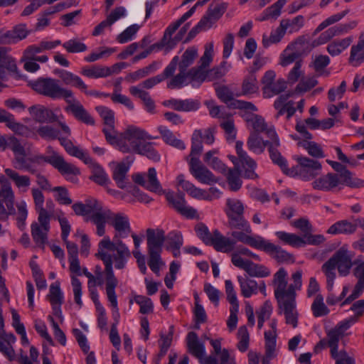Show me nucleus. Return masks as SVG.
I'll use <instances>...</instances> for the list:
<instances>
[{
    "instance_id": "nucleus-50",
    "label": "nucleus",
    "mask_w": 364,
    "mask_h": 364,
    "mask_svg": "<svg viewBox=\"0 0 364 364\" xmlns=\"http://www.w3.org/2000/svg\"><path fill=\"white\" fill-rule=\"evenodd\" d=\"M353 41L352 36L334 40L327 46L326 50L331 56L338 55L350 46Z\"/></svg>"
},
{
    "instance_id": "nucleus-25",
    "label": "nucleus",
    "mask_w": 364,
    "mask_h": 364,
    "mask_svg": "<svg viewBox=\"0 0 364 364\" xmlns=\"http://www.w3.org/2000/svg\"><path fill=\"white\" fill-rule=\"evenodd\" d=\"M166 198L170 204L183 216L189 218H198L197 210L193 207L186 205V200L183 194L174 195L173 192H167Z\"/></svg>"
},
{
    "instance_id": "nucleus-33",
    "label": "nucleus",
    "mask_w": 364,
    "mask_h": 364,
    "mask_svg": "<svg viewBox=\"0 0 364 364\" xmlns=\"http://www.w3.org/2000/svg\"><path fill=\"white\" fill-rule=\"evenodd\" d=\"M134 160L133 156H129L125 158L126 163L123 161L116 164L113 170L112 177L119 188L123 189L127 187V173Z\"/></svg>"
},
{
    "instance_id": "nucleus-34",
    "label": "nucleus",
    "mask_w": 364,
    "mask_h": 364,
    "mask_svg": "<svg viewBox=\"0 0 364 364\" xmlns=\"http://www.w3.org/2000/svg\"><path fill=\"white\" fill-rule=\"evenodd\" d=\"M277 302L279 304V309L283 311L286 323L289 325H291L293 328H296L298 324V313L296 309L295 298Z\"/></svg>"
},
{
    "instance_id": "nucleus-16",
    "label": "nucleus",
    "mask_w": 364,
    "mask_h": 364,
    "mask_svg": "<svg viewBox=\"0 0 364 364\" xmlns=\"http://www.w3.org/2000/svg\"><path fill=\"white\" fill-rule=\"evenodd\" d=\"M227 8L228 4L226 3L218 4L214 6H210L198 24L190 31L189 35L194 36L197 33L211 28L225 13Z\"/></svg>"
},
{
    "instance_id": "nucleus-61",
    "label": "nucleus",
    "mask_w": 364,
    "mask_h": 364,
    "mask_svg": "<svg viewBox=\"0 0 364 364\" xmlns=\"http://www.w3.org/2000/svg\"><path fill=\"white\" fill-rule=\"evenodd\" d=\"M43 49L40 42L38 44L31 45L23 51L24 59H36L40 63H46L48 57L46 55L37 56L36 54L43 52Z\"/></svg>"
},
{
    "instance_id": "nucleus-36",
    "label": "nucleus",
    "mask_w": 364,
    "mask_h": 364,
    "mask_svg": "<svg viewBox=\"0 0 364 364\" xmlns=\"http://www.w3.org/2000/svg\"><path fill=\"white\" fill-rule=\"evenodd\" d=\"M108 284L107 285V300L110 303V305L112 308V317L114 319V323L112 325H115L117 327V325L119 321V311L118 307V301L117 296L115 291V289L117 288V282L113 277H110L109 279Z\"/></svg>"
},
{
    "instance_id": "nucleus-28",
    "label": "nucleus",
    "mask_w": 364,
    "mask_h": 364,
    "mask_svg": "<svg viewBox=\"0 0 364 364\" xmlns=\"http://www.w3.org/2000/svg\"><path fill=\"white\" fill-rule=\"evenodd\" d=\"M230 235L232 238L223 235L217 229L214 230L213 243H211L210 246H213L218 252L223 253L232 252L235 250L236 242L238 240L232 235V233Z\"/></svg>"
},
{
    "instance_id": "nucleus-1",
    "label": "nucleus",
    "mask_w": 364,
    "mask_h": 364,
    "mask_svg": "<svg viewBox=\"0 0 364 364\" xmlns=\"http://www.w3.org/2000/svg\"><path fill=\"white\" fill-rule=\"evenodd\" d=\"M131 255L129 249L122 241L114 243L109 237H104L98 244V250L95 255L103 262L105 269L102 270L100 265L95 266L93 274L95 283L98 284V286L105 284L107 292V281L110 279L111 277H113L117 282V287L119 281L114 275L113 264L117 269L125 268Z\"/></svg>"
},
{
    "instance_id": "nucleus-62",
    "label": "nucleus",
    "mask_w": 364,
    "mask_h": 364,
    "mask_svg": "<svg viewBox=\"0 0 364 364\" xmlns=\"http://www.w3.org/2000/svg\"><path fill=\"white\" fill-rule=\"evenodd\" d=\"M250 276L255 277H266L270 275V270L264 265L258 264L249 260L245 269Z\"/></svg>"
},
{
    "instance_id": "nucleus-57",
    "label": "nucleus",
    "mask_w": 364,
    "mask_h": 364,
    "mask_svg": "<svg viewBox=\"0 0 364 364\" xmlns=\"http://www.w3.org/2000/svg\"><path fill=\"white\" fill-rule=\"evenodd\" d=\"M337 267L331 258H329L321 267V271L326 277L327 289L331 291L333 287V282L336 277Z\"/></svg>"
},
{
    "instance_id": "nucleus-5",
    "label": "nucleus",
    "mask_w": 364,
    "mask_h": 364,
    "mask_svg": "<svg viewBox=\"0 0 364 364\" xmlns=\"http://www.w3.org/2000/svg\"><path fill=\"white\" fill-rule=\"evenodd\" d=\"M156 138L139 127L129 126L120 133L115 132L113 135H109L107 141L124 154H135L141 141Z\"/></svg>"
},
{
    "instance_id": "nucleus-45",
    "label": "nucleus",
    "mask_w": 364,
    "mask_h": 364,
    "mask_svg": "<svg viewBox=\"0 0 364 364\" xmlns=\"http://www.w3.org/2000/svg\"><path fill=\"white\" fill-rule=\"evenodd\" d=\"M2 122L6 123L7 127L19 134H23L27 130L25 125L16 122L13 114L0 108V123Z\"/></svg>"
},
{
    "instance_id": "nucleus-12",
    "label": "nucleus",
    "mask_w": 364,
    "mask_h": 364,
    "mask_svg": "<svg viewBox=\"0 0 364 364\" xmlns=\"http://www.w3.org/2000/svg\"><path fill=\"white\" fill-rule=\"evenodd\" d=\"M244 120L247 122L248 128L252 129L251 132H255L257 134L264 133L266 136L272 140V144L269 148L270 159H273L274 154L279 153L277 148L280 146L279 137L273 126H269L264 119L258 115L244 114Z\"/></svg>"
},
{
    "instance_id": "nucleus-24",
    "label": "nucleus",
    "mask_w": 364,
    "mask_h": 364,
    "mask_svg": "<svg viewBox=\"0 0 364 364\" xmlns=\"http://www.w3.org/2000/svg\"><path fill=\"white\" fill-rule=\"evenodd\" d=\"M68 104L65 108V111L73 114L75 118L88 125H95V119L90 113L85 109L83 105L75 97L74 93L72 97L65 101Z\"/></svg>"
},
{
    "instance_id": "nucleus-56",
    "label": "nucleus",
    "mask_w": 364,
    "mask_h": 364,
    "mask_svg": "<svg viewBox=\"0 0 364 364\" xmlns=\"http://www.w3.org/2000/svg\"><path fill=\"white\" fill-rule=\"evenodd\" d=\"M285 33L286 31L280 23L279 26L277 28L271 31L269 36H267L265 33L263 34L262 41L263 46L264 48H268L272 44L279 43L284 36Z\"/></svg>"
},
{
    "instance_id": "nucleus-55",
    "label": "nucleus",
    "mask_w": 364,
    "mask_h": 364,
    "mask_svg": "<svg viewBox=\"0 0 364 364\" xmlns=\"http://www.w3.org/2000/svg\"><path fill=\"white\" fill-rule=\"evenodd\" d=\"M357 225L348 220H341L332 225L328 230L330 234H352L355 232Z\"/></svg>"
},
{
    "instance_id": "nucleus-27",
    "label": "nucleus",
    "mask_w": 364,
    "mask_h": 364,
    "mask_svg": "<svg viewBox=\"0 0 364 364\" xmlns=\"http://www.w3.org/2000/svg\"><path fill=\"white\" fill-rule=\"evenodd\" d=\"M178 61V55L174 56L161 74L145 80L140 84V86H141L142 88L151 89L164 80L171 78V76H173L176 72Z\"/></svg>"
},
{
    "instance_id": "nucleus-52",
    "label": "nucleus",
    "mask_w": 364,
    "mask_h": 364,
    "mask_svg": "<svg viewBox=\"0 0 364 364\" xmlns=\"http://www.w3.org/2000/svg\"><path fill=\"white\" fill-rule=\"evenodd\" d=\"M217 154L218 150L216 149H213L208 151L203 156V161L207 165H208L215 171H217L221 173H226L227 168L225 165L221 161V160H220L219 158L216 156Z\"/></svg>"
},
{
    "instance_id": "nucleus-43",
    "label": "nucleus",
    "mask_w": 364,
    "mask_h": 364,
    "mask_svg": "<svg viewBox=\"0 0 364 364\" xmlns=\"http://www.w3.org/2000/svg\"><path fill=\"white\" fill-rule=\"evenodd\" d=\"M164 105L175 110L181 112L196 111L199 107V103L193 100L171 99L166 101Z\"/></svg>"
},
{
    "instance_id": "nucleus-6",
    "label": "nucleus",
    "mask_w": 364,
    "mask_h": 364,
    "mask_svg": "<svg viewBox=\"0 0 364 364\" xmlns=\"http://www.w3.org/2000/svg\"><path fill=\"white\" fill-rule=\"evenodd\" d=\"M272 162L278 165L284 173L291 177H299L304 181H310L318 176L321 171L319 161L307 157L298 158V164L291 168H288L287 160L281 153L274 154Z\"/></svg>"
},
{
    "instance_id": "nucleus-59",
    "label": "nucleus",
    "mask_w": 364,
    "mask_h": 364,
    "mask_svg": "<svg viewBox=\"0 0 364 364\" xmlns=\"http://www.w3.org/2000/svg\"><path fill=\"white\" fill-rule=\"evenodd\" d=\"M191 174L201 183L210 185L213 183L218 182L216 177L205 166L198 168Z\"/></svg>"
},
{
    "instance_id": "nucleus-44",
    "label": "nucleus",
    "mask_w": 364,
    "mask_h": 364,
    "mask_svg": "<svg viewBox=\"0 0 364 364\" xmlns=\"http://www.w3.org/2000/svg\"><path fill=\"white\" fill-rule=\"evenodd\" d=\"M270 144H272V141H264L262 137L255 132H251L247 141L249 150L257 154L263 153L265 147L268 146L269 149Z\"/></svg>"
},
{
    "instance_id": "nucleus-11",
    "label": "nucleus",
    "mask_w": 364,
    "mask_h": 364,
    "mask_svg": "<svg viewBox=\"0 0 364 364\" xmlns=\"http://www.w3.org/2000/svg\"><path fill=\"white\" fill-rule=\"evenodd\" d=\"M29 84L37 93L52 100L64 99L66 101L72 97L73 92L71 90L62 87L58 80L52 77H40Z\"/></svg>"
},
{
    "instance_id": "nucleus-23",
    "label": "nucleus",
    "mask_w": 364,
    "mask_h": 364,
    "mask_svg": "<svg viewBox=\"0 0 364 364\" xmlns=\"http://www.w3.org/2000/svg\"><path fill=\"white\" fill-rule=\"evenodd\" d=\"M70 262V271L71 272L70 278H71V285L73 288V292L74 295L75 302L79 306V307H82V301L81 299L82 296V283L77 278V276H80L82 274L81 268L80 264V261L78 257L74 258H68Z\"/></svg>"
},
{
    "instance_id": "nucleus-48",
    "label": "nucleus",
    "mask_w": 364,
    "mask_h": 364,
    "mask_svg": "<svg viewBox=\"0 0 364 364\" xmlns=\"http://www.w3.org/2000/svg\"><path fill=\"white\" fill-rule=\"evenodd\" d=\"M158 131L166 144L180 150L186 149V145L183 141L177 139L174 134L167 127L161 125L158 127Z\"/></svg>"
},
{
    "instance_id": "nucleus-4",
    "label": "nucleus",
    "mask_w": 364,
    "mask_h": 364,
    "mask_svg": "<svg viewBox=\"0 0 364 364\" xmlns=\"http://www.w3.org/2000/svg\"><path fill=\"white\" fill-rule=\"evenodd\" d=\"M95 221L96 234L103 236L105 234V226L108 222L115 230L113 240L114 243L122 241L121 239L127 237L131 232L129 218L127 215L122 212H113L107 208H103L102 212Z\"/></svg>"
},
{
    "instance_id": "nucleus-39",
    "label": "nucleus",
    "mask_w": 364,
    "mask_h": 364,
    "mask_svg": "<svg viewBox=\"0 0 364 364\" xmlns=\"http://www.w3.org/2000/svg\"><path fill=\"white\" fill-rule=\"evenodd\" d=\"M337 179V187L338 190L343 188V186L350 188H358L364 186V181H361L354 177L353 173L348 168L339 173H333Z\"/></svg>"
},
{
    "instance_id": "nucleus-54",
    "label": "nucleus",
    "mask_w": 364,
    "mask_h": 364,
    "mask_svg": "<svg viewBox=\"0 0 364 364\" xmlns=\"http://www.w3.org/2000/svg\"><path fill=\"white\" fill-rule=\"evenodd\" d=\"M50 228L39 226L36 223L31 225V232L35 243L38 246L43 247L48 241V234Z\"/></svg>"
},
{
    "instance_id": "nucleus-47",
    "label": "nucleus",
    "mask_w": 364,
    "mask_h": 364,
    "mask_svg": "<svg viewBox=\"0 0 364 364\" xmlns=\"http://www.w3.org/2000/svg\"><path fill=\"white\" fill-rule=\"evenodd\" d=\"M241 294L245 298H250L252 295L256 294L258 291V284L256 281L247 277H237Z\"/></svg>"
},
{
    "instance_id": "nucleus-60",
    "label": "nucleus",
    "mask_w": 364,
    "mask_h": 364,
    "mask_svg": "<svg viewBox=\"0 0 364 364\" xmlns=\"http://www.w3.org/2000/svg\"><path fill=\"white\" fill-rule=\"evenodd\" d=\"M280 23L286 32L291 33L299 31L304 26V17L299 15L292 19H282Z\"/></svg>"
},
{
    "instance_id": "nucleus-46",
    "label": "nucleus",
    "mask_w": 364,
    "mask_h": 364,
    "mask_svg": "<svg viewBox=\"0 0 364 364\" xmlns=\"http://www.w3.org/2000/svg\"><path fill=\"white\" fill-rule=\"evenodd\" d=\"M26 26H16L12 31H9L2 36L1 41L4 43H14L24 39L28 36Z\"/></svg>"
},
{
    "instance_id": "nucleus-9",
    "label": "nucleus",
    "mask_w": 364,
    "mask_h": 364,
    "mask_svg": "<svg viewBox=\"0 0 364 364\" xmlns=\"http://www.w3.org/2000/svg\"><path fill=\"white\" fill-rule=\"evenodd\" d=\"M224 211L228 218V227L234 230L232 234L242 232L252 235L250 224L244 216L245 205L242 200L237 198H227Z\"/></svg>"
},
{
    "instance_id": "nucleus-63",
    "label": "nucleus",
    "mask_w": 364,
    "mask_h": 364,
    "mask_svg": "<svg viewBox=\"0 0 364 364\" xmlns=\"http://www.w3.org/2000/svg\"><path fill=\"white\" fill-rule=\"evenodd\" d=\"M258 90V82L255 74H249L244 78L242 84V92L243 95L256 93Z\"/></svg>"
},
{
    "instance_id": "nucleus-31",
    "label": "nucleus",
    "mask_w": 364,
    "mask_h": 364,
    "mask_svg": "<svg viewBox=\"0 0 364 364\" xmlns=\"http://www.w3.org/2000/svg\"><path fill=\"white\" fill-rule=\"evenodd\" d=\"M176 23V21L175 22H173L171 23L166 29L164 37L161 40V42L159 43H155L151 46L147 50L141 52L139 53V58L141 59L146 58L155 48H158L159 50L162 49L164 48V53L165 54L168 53L174 46L175 43L173 42V39L171 38V36L173 33L178 28H176L174 31H172L169 29V28L171 27L173 24Z\"/></svg>"
},
{
    "instance_id": "nucleus-13",
    "label": "nucleus",
    "mask_w": 364,
    "mask_h": 364,
    "mask_svg": "<svg viewBox=\"0 0 364 364\" xmlns=\"http://www.w3.org/2000/svg\"><path fill=\"white\" fill-rule=\"evenodd\" d=\"M30 161L37 165H43L48 163L56 168L68 180L71 176L80 174V170L73 164L67 162L63 156L55 151H51L48 156L35 155L30 159Z\"/></svg>"
},
{
    "instance_id": "nucleus-18",
    "label": "nucleus",
    "mask_w": 364,
    "mask_h": 364,
    "mask_svg": "<svg viewBox=\"0 0 364 364\" xmlns=\"http://www.w3.org/2000/svg\"><path fill=\"white\" fill-rule=\"evenodd\" d=\"M358 25L356 21H351L348 23H341L332 26L321 33V35L310 43L311 48H316L318 46L325 44L331 41L333 38L343 35L348 33L350 30L355 28Z\"/></svg>"
},
{
    "instance_id": "nucleus-26",
    "label": "nucleus",
    "mask_w": 364,
    "mask_h": 364,
    "mask_svg": "<svg viewBox=\"0 0 364 364\" xmlns=\"http://www.w3.org/2000/svg\"><path fill=\"white\" fill-rule=\"evenodd\" d=\"M353 275L358 281L351 294L341 303V306L351 303L353 301L360 297L364 292V261L356 265L353 269Z\"/></svg>"
},
{
    "instance_id": "nucleus-3",
    "label": "nucleus",
    "mask_w": 364,
    "mask_h": 364,
    "mask_svg": "<svg viewBox=\"0 0 364 364\" xmlns=\"http://www.w3.org/2000/svg\"><path fill=\"white\" fill-rule=\"evenodd\" d=\"M61 132L50 125H43L37 129L38 134L46 140L58 139L66 152L76 158L82 160L85 164L92 163V159L80 147L75 146L68 139L71 135V130L64 121H58Z\"/></svg>"
},
{
    "instance_id": "nucleus-42",
    "label": "nucleus",
    "mask_w": 364,
    "mask_h": 364,
    "mask_svg": "<svg viewBox=\"0 0 364 364\" xmlns=\"http://www.w3.org/2000/svg\"><path fill=\"white\" fill-rule=\"evenodd\" d=\"M16 341L13 333H6L5 331L0 333V352L2 353L9 360L15 358V350L12 347Z\"/></svg>"
},
{
    "instance_id": "nucleus-10",
    "label": "nucleus",
    "mask_w": 364,
    "mask_h": 364,
    "mask_svg": "<svg viewBox=\"0 0 364 364\" xmlns=\"http://www.w3.org/2000/svg\"><path fill=\"white\" fill-rule=\"evenodd\" d=\"M147 250L149 254L148 265L151 270L159 276L160 269L164 265L161 254L165 241V232L161 229L146 230Z\"/></svg>"
},
{
    "instance_id": "nucleus-58",
    "label": "nucleus",
    "mask_w": 364,
    "mask_h": 364,
    "mask_svg": "<svg viewBox=\"0 0 364 364\" xmlns=\"http://www.w3.org/2000/svg\"><path fill=\"white\" fill-rule=\"evenodd\" d=\"M135 154L146 156L148 159L157 162L160 161L161 156L158 151L154 148L153 144L141 141L138 150Z\"/></svg>"
},
{
    "instance_id": "nucleus-32",
    "label": "nucleus",
    "mask_w": 364,
    "mask_h": 364,
    "mask_svg": "<svg viewBox=\"0 0 364 364\" xmlns=\"http://www.w3.org/2000/svg\"><path fill=\"white\" fill-rule=\"evenodd\" d=\"M207 80L206 72L201 67L193 68L184 73V80L181 85L167 87L169 89H179L191 84L193 87H199L202 82Z\"/></svg>"
},
{
    "instance_id": "nucleus-35",
    "label": "nucleus",
    "mask_w": 364,
    "mask_h": 364,
    "mask_svg": "<svg viewBox=\"0 0 364 364\" xmlns=\"http://www.w3.org/2000/svg\"><path fill=\"white\" fill-rule=\"evenodd\" d=\"M28 112L36 121L41 123L46 122H56L58 121L59 119H64L63 115L61 114L59 117H57L53 114L51 110L41 105L31 106L29 107Z\"/></svg>"
},
{
    "instance_id": "nucleus-64",
    "label": "nucleus",
    "mask_w": 364,
    "mask_h": 364,
    "mask_svg": "<svg viewBox=\"0 0 364 364\" xmlns=\"http://www.w3.org/2000/svg\"><path fill=\"white\" fill-rule=\"evenodd\" d=\"M90 178L100 186H105L109 181V177L102 167L95 163L92 164V175Z\"/></svg>"
},
{
    "instance_id": "nucleus-2",
    "label": "nucleus",
    "mask_w": 364,
    "mask_h": 364,
    "mask_svg": "<svg viewBox=\"0 0 364 364\" xmlns=\"http://www.w3.org/2000/svg\"><path fill=\"white\" fill-rule=\"evenodd\" d=\"M5 178H0V183L2 184L0 188V220L6 221L9 215H15L16 225L21 230L26 228V220L28 218L27 204L24 200L16 203L14 208L15 193L10 183L3 184Z\"/></svg>"
},
{
    "instance_id": "nucleus-51",
    "label": "nucleus",
    "mask_w": 364,
    "mask_h": 364,
    "mask_svg": "<svg viewBox=\"0 0 364 364\" xmlns=\"http://www.w3.org/2000/svg\"><path fill=\"white\" fill-rule=\"evenodd\" d=\"M275 235L284 244L289 245L296 248L304 247V238L294 233L277 231L275 232Z\"/></svg>"
},
{
    "instance_id": "nucleus-41",
    "label": "nucleus",
    "mask_w": 364,
    "mask_h": 364,
    "mask_svg": "<svg viewBox=\"0 0 364 364\" xmlns=\"http://www.w3.org/2000/svg\"><path fill=\"white\" fill-rule=\"evenodd\" d=\"M337 179L333 173H329L315 179L311 185L312 188L315 190L322 191H333L338 189Z\"/></svg>"
},
{
    "instance_id": "nucleus-17",
    "label": "nucleus",
    "mask_w": 364,
    "mask_h": 364,
    "mask_svg": "<svg viewBox=\"0 0 364 364\" xmlns=\"http://www.w3.org/2000/svg\"><path fill=\"white\" fill-rule=\"evenodd\" d=\"M103 208L102 204L95 198H89L85 203H75L72 206L77 215L86 216V221H91L94 225L96 218L101 215Z\"/></svg>"
},
{
    "instance_id": "nucleus-49",
    "label": "nucleus",
    "mask_w": 364,
    "mask_h": 364,
    "mask_svg": "<svg viewBox=\"0 0 364 364\" xmlns=\"http://www.w3.org/2000/svg\"><path fill=\"white\" fill-rule=\"evenodd\" d=\"M287 1V0L277 1L272 6L264 9L257 20L259 21L269 19L276 20L281 15L282 9L286 4Z\"/></svg>"
},
{
    "instance_id": "nucleus-40",
    "label": "nucleus",
    "mask_w": 364,
    "mask_h": 364,
    "mask_svg": "<svg viewBox=\"0 0 364 364\" xmlns=\"http://www.w3.org/2000/svg\"><path fill=\"white\" fill-rule=\"evenodd\" d=\"M54 73L58 75L63 83L66 85L77 88L83 92L87 88V85L78 75L70 71L55 69L54 70Z\"/></svg>"
},
{
    "instance_id": "nucleus-7",
    "label": "nucleus",
    "mask_w": 364,
    "mask_h": 364,
    "mask_svg": "<svg viewBox=\"0 0 364 364\" xmlns=\"http://www.w3.org/2000/svg\"><path fill=\"white\" fill-rule=\"evenodd\" d=\"M288 273L283 267L274 274L272 285L274 296L277 301L296 298V291L302 287V271L299 269L291 274V283L288 285Z\"/></svg>"
},
{
    "instance_id": "nucleus-20",
    "label": "nucleus",
    "mask_w": 364,
    "mask_h": 364,
    "mask_svg": "<svg viewBox=\"0 0 364 364\" xmlns=\"http://www.w3.org/2000/svg\"><path fill=\"white\" fill-rule=\"evenodd\" d=\"M356 322L355 318H349L339 322L333 328L327 333V344L331 348V355L338 351V344L339 341L344 336L345 332Z\"/></svg>"
},
{
    "instance_id": "nucleus-8",
    "label": "nucleus",
    "mask_w": 364,
    "mask_h": 364,
    "mask_svg": "<svg viewBox=\"0 0 364 364\" xmlns=\"http://www.w3.org/2000/svg\"><path fill=\"white\" fill-rule=\"evenodd\" d=\"M232 235L239 242L267 252L279 263L294 262L292 255L259 235H247L242 232H233Z\"/></svg>"
},
{
    "instance_id": "nucleus-37",
    "label": "nucleus",
    "mask_w": 364,
    "mask_h": 364,
    "mask_svg": "<svg viewBox=\"0 0 364 364\" xmlns=\"http://www.w3.org/2000/svg\"><path fill=\"white\" fill-rule=\"evenodd\" d=\"M186 341L188 352L198 358L201 364H204L205 346L203 343L199 341L197 334L193 331L189 332L186 337Z\"/></svg>"
},
{
    "instance_id": "nucleus-21",
    "label": "nucleus",
    "mask_w": 364,
    "mask_h": 364,
    "mask_svg": "<svg viewBox=\"0 0 364 364\" xmlns=\"http://www.w3.org/2000/svg\"><path fill=\"white\" fill-rule=\"evenodd\" d=\"M353 255L348 250L346 245L340 247L331 257L337 267L338 274L341 277L348 276L355 264L353 262Z\"/></svg>"
},
{
    "instance_id": "nucleus-19",
    "label": "nucleus",
    "mask_w": 364,
    "mask_h": 364,
    "mask_svg": "<svg viewBox=\"0 0 364 364\" xmlns=\"http://www.w3.org/2000/svg\"><path fill=\"white\" fill-rule=\"evenodd\" d=\"M275 77L276 73L273 70L267 71L262 77V90L264 98H271L286 89V81L282 78L275 80Z\"/></svg>"
},
{
    "instance_id": "nucleus-53",
    "label": "nucleus",
    "mask_w": 364,
    "mask_h": 364,
    "mask_svg": "<svg viewBox=\"0 0 364 364\" xmlns=\"http://www.w3.org/2000/svg\"><path fill=\"white\" fill-rule=\"evenodd\" d=\"M17 66L14 59L7 55L4 48H0V77H5V70L15 72Z\"/></svg>"
},
{
    "instance_id": "nucleus-38",
    "label": "nucleus",
    "mask_w": 364,
    "mask_h": 364,
    "mask_svg": "<svg viewBox=\"0 0 364 364\" xmlns=\"http://www.w3.org/2000/svg\"><path fill=\"white\" fill-rule=\"evenodd\" d=\"M96 110L104 122L105 127L102 132L106 140H107L108 136L113 135L116 132L114 130V112L105 106H98L96 107Z\"/></svg>"
},
{
    "instance_id": "nucleus-30",
    "label": "nucleus",
    "mask_w": 364,
    "mask_h": 364,
    "mask_svg": "<svg viewBox=\"0 0 364 364\" xmlns=\"http://www.w3.org/2000/svg\"><path fill=\"white\" fill-rule=\"evenodd\" d=\"M17 168H6L4 173L8 179L14 185L19 193H24L28 191L31 184V177L26 174L20 173Z\"/></svg>"
},
{
    "instance_id": "nucleus-14",
    "label": "nucleus",
    "mask_w": 364,
    "mask_h": 364,
    "mask_svg": "<svg viewBox=\"0 0 364 364\" xmlns=\"http://www.w3.org/2000/svg\"><path fill=\"white\" fill-rule=\"evenodd\" d=\"M9 146L14 154L12 164L15 168L24 170L30 173L36 172V166L38 165L30 161L31 157L26 158L24 146L16 138L10 139Z\"/></svg>"
},
{
    "instance_id": "nucleus-15",
    "label": "nucleus",
    "mask_w": 364,
    "mask_h": 364,
    "mask_svg": "<svg viewBox=\"0 0 364 364\" xmlns=\"http://www.w3.org/2000/svg\"><path fill=\"white\" fill-rule=\"evenodd\" d=\"M198 57V49L194 46L188 48L181 55V58L178 57L179 73L171 76V78L167 82V87H176L181 85L184 80V73L187 71Z\"/></svg>"
},
{
    "instance_id": "nucleus-29",
    "label": "nucleus",
    "mask_w": 364,
    "mask_h": 364,
    "mask_svg": "<svg viewBox=\"0 0 364 364\" xmlns=\"http://www.w3.org/2000/svg\"><path fill=\"white\" fill-rule=\"evenodd\" d=\"M304 41V38H299L286 47L279 55V64L282 67H287L298 60L301 54L297 50V47L299 45L301 46Z\"/></svg>"
},
{
    "instance_id": "nucleus-22",
    "label": "nucleus",
    "mask_w": 364,
    "mask_h": 364,
    "mask_svg": "<svg viewBox=\"0 0 364 364\" xmlns=\"http://www.w3.org/2000/svg\"><path fill=\"white\" fill-rule=\"evenodd\" d=\"M133 180L145 188L146 190L159 194L164 193V191L157 178L156 171L154 168H149L147 174L136 173L133 176Z\"/></svg>"
}]
</instances>
